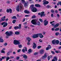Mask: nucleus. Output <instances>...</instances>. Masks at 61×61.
Instances as JSON below:
<instances>
[{"instance_id":"obj_31","label":"nucleus","mask_w":61,"mask_h":61,"mask_svg":"<svg viewBox=\"0 0 61 61\" xmlns=\"http://www.w3.org/2000/svg\"><path fill=\"white\" fill-rule=\"evenodd\" d=\"M59 28H57L56 29H55V31H59Z\"/></svg>"},{"instance_id":"obj_64","label":"nucleus","mask_w":61,"mask_h":61,"mask_svg":"<svg viewBox=\"0 0 61 61\" xmlns=\"http://www.w3.org/2000/svg\"><path fill=\"white\" fill-rule=\"evenodd\" d=\"M53 54H55V52L53 51H52L51 52Z\"/></svg>"},{"instance_id":"obj_46","label":"nucleus","mask_w":61,"mask_h":61,"mask_svg":"<svg viewBox=\"0 0 61 61\" xmlns=\"http://www.w3.org/2000/svg\"><path fill=\"white\" fill-rule=\"evenodd\" d=\"M6 57L5 56L4 57H2V58L3 59H5V58Z\"/></svg>"},{"instance_id":"obj_43","label":"nucleus","mask_w":61,"mask_h":61,"mask_svg":"<svg viewBox=\"0 0 61 61\" xmlns=\"http://www.w3.org/2000/svg\"><path fill=\"white\" fill-rule=\"evenodd\" d=\"M27 3H25L24 4V6H27Z\"/></svg>"},{"instance_id":"obj_41","label":"nucleus","mask_w":61,"mask_h":61,"mask_svg":"<svg viewBox=\"0 0 61 61\" xmlns=\"http://www.w3.org/2000/svg\"><path fill=\"white\" fill-rule=\"evenodd\" d=\"M39 20L40 22H41V23H42V22H43V20H42V19H40Z\"/></svg>"},{"instance_id":"obj_51","label":"nucleus","mask_w":61,"mask_h":61,"mask_svg":"<svg viewBox=\"0 0 61 61\" xmlns=\"http://www.w3.org/2000/svg\"><path fill=\"white\" fill-rule=\"evenodd\" d=\"M55 13H58V10H56L55 11Z\"/></svg>"},{"instance_id":"obj_50","label":"nucleus","mask_w":61,"mask_h":61,"mask_svg":"<svg viewBox=\"0 0 61 61\" xmlns=\"http://www.w3.org/2000/svg\"><path fill=\"white\" fill-rule=\"evenodd\" d=\"M30 43L29 42H28L27 43V45H30Z\"/></svg>"},{"instance_id":"obj_37","label":"nucleus","mask_w":61,"mask_h":61,"mask_svg":"<svg viewBox=\"0 0 61 61\" xmlns=\"http://www.w3.org/2000/svg\"><path fill=\"white\" fill-rule=\"evenodd\" d=\"M55 52L56 53H58L60 52V51H55Z\"/></svg>"},{"instance_id":"obj_4","label":"nucleus","mask_w":61,"mask_h":61,"mask_svg":"<svg viewBox=\"0 0 61 61\" xmlns=\"http://www.w3.org/2000/svg\"><path fill=\"white\" fill-rule=\"evenodd\" d=\"M13 43L14 45H19L20 44V42H19V41L16 40H15L13 41Z\"/></svg>"},{"instance_id":"obj_23","label":"nucleus","mask_w":61,"mask_h":61,"mask_svg":"<svg viewBox=\"0 0 61 61\" xmlns=\"http://www.w3.org/2000/svg\"><path fill=\"white\" fill-rule=\"evenodd\" d=\"M24 12L26 14H29V11L27 10H24Z\"/></svg>"},{"instance_id":"obj_47","label":"nucleus","mask_w":61,"mask_h":61,"mask_svg":"<svg viewBox=\"0 0 61 61\" xmlns=\"http://www.w3.org/2000/svg\"><path fill=\"white\" fill-rule=\"evenodd\" d=\"M20 51H21V49H19L18 51V53H19L20 52Z\"/></svg>"},{"instance_id":"obj_29","label":"nucleus","mask_w":61,"mask_h":61,"mask_svg":"<svg viewBox=\"0 0 61 61\" xmlns=\"http://www.w3.org/2000/svg\"><path fill=\"white\" fill-rule=\"evenodd\" d=\"M10 59V57L9 56H8L6 57V61H7L9 59Z\"/></svg>"},{"instance_id":"obj_13","label":"nucleus","mask_w":61,"mask_h":61,"mask_svg":"<svg viewBox=\"0 0 61 61\" xmlns=\"http://www.w3.org/2000/svg\"><path fill=\"white\" fill-rule=\"evenodd\" d=\"M5 16H4L3 17H2L1 18V20H0V21H5Z\"/></svg>"},{"instance_id":"obj_32","label":"nucleus","mask_w":61,"mask_h":61,"mask_svg":"<svg viewBox=\"0 0 61 61\" xmlns=\"http://www.w3.org/2000/svg\"><path fill=\"white\" fill-rule=\"evenodd\" d=\"M28 52H28L29 53H31L32 52V50H31V49H29L28 50Z\"/></svg>"},{"instance_id":"obj_33","label":"nucleus","mask_w":61,"mask_h":61,"mask_svg":"<svg viewBox=\"0 0 61 61\" xmlns=\"http://www.w3.org/2000/svg\"><path fill=\"white\" fill-rule=\"evenodd\" d=\"M1 53H4V54H5V51H3V50H2L1 51Z\"/></svg>"},{"instance_id":"obj_20","label":"nucleus","mask_w":61,"mask_h":61,"mask_svg":"<svg viewBox=\"0 0 61 61\" xmlns=\"http://www.w3.org/2000/svg\"><path fill=\"white\" fill-rule=\"evenodd\" d=\"M23 58H25V59H26L27 58V56L25 54L23 55Z\"/></svg>"},{"instance_id":"obj_38","label":"nucleus","mask_w":61,"mask_h":61,"mask_svg":"<svg viewBox=\"0 0 61 61\" xmlns=\"http://www.w3.org/2000/svg\"><path fill=\"white\" fill-rule=\"evenodd\" d=\"M36 17V16L35 15H34L32 16V18H35Z\"/></svg>"},{"instance_id":"obj_7","label":"nucleus","mask_w":61,"mask_h":61,"mask_svg":"<svg viewBox=\"0 0 61 61\" xmlns=\"http://www.w3.org/2000/svg\"><path fill=\"white\" fill-rule=\"evenodd\" d=\"M19 27L16 26L14 27V28L15 29H20L21 27V24H20L19 25Z\"/></svg>"},{"instance_id":"obj_21","label":"nucleus","mask_w":61,"mask_h":61,"mask_svg":"<svg viewBox=\"0 0 61 61\" xmlns=\"http://www.w3.org/2000/svg\"><path fill=\"white\" fill-rule=\"evenodd\" d=\"M36 43H33V48H34V49H35L36 47Z\"/></svg>"},{"instance_id":"obj_17","label":"nucleus","mask_w":61,"mask_h":61,"mask_svg":"<svg viewBox=\"0 0 61 61\" xmlns=\"http://www.w3.org/2000/svg\"><path fill=\"white\" fill-rule=\"evenodd\" d=\"M7 25H8V24L7 22H4V25L3 26V27H5Z\"/></svg>"},{"instance_id":"obj_61","label":"nucleus","mask_w":61,"mask_h":61,"mask_svg":"<svg viewBox=\"0 0 61 61\" xmlns=\"http://www.w3.org/2000/svg\"><path fill=\"white\" fill-rule=\"evenodd\" d=\"M50 56H48V60H50Z\"/></svg>"},{"instance_id":"obj_30","label":"nucleus","mask_w":61,"mask_h":61,"mask_svg":"<svg viewBox=\"0 0 61 61\" xmlns=\"http://www.w3.org/2000/svg\"><path fill=\"white\" fill-rule=\"evenodd\" d=\"M56 43V44H59V41L56 40V43Z\"/></svg>"},{"instance_id":"obj_56","label":"nucleus","mask_w":61,"mask_h":61,"mask_svg":"<svg viewBox=\"0 0 61 61\" xmlns=\"http://www.w3.org/2000/svg\"><path fill=\"white\" fill-rule=\"evenodd\" d=\"M51 13H54V11L53 10H51Z\"/></svg>"},{"instance_id":"obj_54","label":"nucleus","mask_w":61,"mask_h":61,"mask_svg":"<svg viewBox=\"0 0 61 61\" xmlns=\"http://www.w3.org/2000/svg\"><path fill=\"white\" fill-rule=\"evenodd\" d=\"M22 51L23 52H25V49H23L22 50Z\"/></svg>"},{"instance_id":"obj_9","label":"nucleus","mask_w":61,"mask_h":61,"mask_svg":"<svg viewBox=\"0 0 61 61\" xmlns=\"http://www.w3.org/2000/svg\"><path fill=\"white\" fill-rule=\"evenodd\" d=\"M47 57V55L46 53H45L44 56H42L41 58L43 59H45Z\"/></svg>"},{"instance_id":"obj_18","label":"nucleus","mask_w":61,"mask_h":61,"mask_svg":"<svg viewBox=\"0 0 61 61\" xmlns=\"http://www.w3.org/2000/svg\"><path fill=\"white\" fill-rule=\"evenodd\" d=\"M26 39L27 40L28 42H30V41L31 40V39L29 37H27Z\"/></svg>"},{"instance_id":"obj_2","label":"nucleus","mask_w":61,"mask_h":61,"mask_svg":"<svg viewBox=\"0 0 61 61\" xmlns=\"http://www.w3.org/2000/svg\"><path fill=\"white\" fill-rule=\"evenodd\" d=\"M34 4L31 5L30 7V8L31 9V10L33 12H36L37 11V10L36 8L34 7Z\"/></svg>"},{"instance_id":"obj_5","label":"nucleus","mask_w":61,"mask_h":61,"mask_svg":"<svg viewBox=\"0 0 61 61\" xmlns=\"http://www.w3.org/2000/svg\"><path fill=\"white\" fill-rule=\"evenodd\" d=\"M43 23L45 26H46V25H48V21H47V20H44Z\"/></svg>"},{"instance_id":"obj_12","label":"nucleus","mask_w":61,"mask_h":61,"mask_svg":"<svg viewBox=\"0 0 61 61\" xmlns=\"http://www.w3.org/2000/svg\"><path fill=\"white\" fill-rule=\"evenodd\" d=\"M39 37L41 38H43L44 37V36L42 35V34L41 33H40L39 34Z\"/></svg>"},{"instance_id":"obj_59","label":"nucleus","mask_w":61,"mask_h":61,"mask_svg":"<svg viewBox=\"0 0 61 61\" xmlns=\"http://www.w3.org/2000/svg\"><path fill=\"white\" fill-rule=\"evenodd\" d=\"M57 16L58 17H59V16H60V15H59V14H57Z\"/></svg>"},{"instance_id":"obj_42","label":"nucleus","mask_w":61,"mask_h":61,"mask_svg":"<svg viewBox=\"0 0 61 61\" xmlns=\"http://www.w3.org/2000/svg\"><path fill=\"white\" fill-rule=\"evenodd\" d=\"M7 45V43H5L4 44V46H6Z\"/></svg>"},{"instance_id":"obj_57","label":"nucleus","mask_w":61,"mask_h":61,"mask_svg":"<svg viewBox=\"0 0 61 61\" xmlns=\"http://www.w3.org/2000/svg\"><path fill=\"white\" fill-rule=\"evenodd\" d=\"M34 55H37V53L36 52V53H35L34 54Z\"/></svg>"},{"instance_id":"obj_26","label":"nucleus","mask_w":61,"mask_h":61,"mask_svg":"<svg viewBox=\"0 0 61 61\" xmlns=\"http://www.w3.org/2000/svg\"><path fill=\"white\" fill-rule=\"evenodd\" d=\"M20 33L18 31H16L15 32V34L16 35H18Z\"/></svg>"},{"instance_id":"obj_14","label":"nucleus","mask_w":61,"mask_h":61,"mask_svg":"<svg viewBox=\"0 0 61 61\" xmlns=\"http://www.w3.org/2000/svg\"><path fill=\"white\" fill-rule=\"evenodd\" d=\"M12 9H10L9 10L7 9L6 10V12L7 13H9V12H10V13H11L12 12Z\"/></svg>"},{"instance_id":"obj_60","label":"nucleus","mask_w":61,"mask_h":61,"mask_svg":"<svg viewBox=\"0 0 61 61\" xmlns=\"http://www.w3.org/2000/svg\"><path fill=\"white\" fill-rule=\"evenodd\" d=\"M25 16L26 17H28V16H29V15H25Z\"/></svg>"},{"instance_id":"obj_36","label":"nucleus","mask_w":61,"mask_h":61,"mask_svg":"<svg viewBox=\"0 0 61 61\" xmlns=\"http://www.w3.org/2000/svg\"><path fill=\"white\" fill-rule=\"evenodd\" d=\"M39 41L40 43H42L43 42V41L41 39H40L39 40Z\"/></svg>"},{"instance_id":"obj_55","label":"nucleus","mask_w":61,"mask_h":61,"mask_svg":"<svg viewBox=\"0 0 61 61\" xmlns=\"http://www.w3.org/2000/svg\"><path fill=\"white\" fill-rule=\"evenodd\" d=\"M55 22V21H53L52 22H50V24H52V23H54Z\"/></svg>"},{"instance_id":"obj_27","label":"nucleus","mask_w":61,"mask_h":61,"mask_svg":"<svg viewBox=\"0 0 61 61\" xmlns=\"http://www.w3.org/2000/svg\"><path fill=\"white\" fill-rule=\"evenodd\" d=\"M4 42V40L1 38L0 37V42H1L2 43H3Z\"/></svg>"},{"instance_id":"obj_40","label":"nucleus","mask_w":61,"mask_h":61,"mask_svg":"<svg viewBox=\"0 0 61 61\" xmlns=\"http://www.w3.org/2000/svg\"><path fill=\"white\" fill-rule=\"evenodd\" d=\"M22 45L21 44L18 45V46L19 48H21V47H22Z\"/></svg>"},{"instance_id":"obj_10","label":"nucleus","mask_w":61,"mask_h":61,"mask_svg":"<svg viewBox=\"0 0 61 61\" xmlns=\"http://www.w3.org/2000/svg\"><path fill=\"white\" fill-rule=\"evenodd\" d=\"M45 53V50L41 49L40 51V54H44Z\"/></svg>"},{"instance_id":"obj_8","label":"nucleus","mask_w":61,"mask_h":61,"mask_svg":"<svg viewBox=\"0 0 61 61\" xmlns=\"http://www.w3.org/2000/svg\"><path fill=\"white\" fill-rule=\"evenodd\" d=\"M39 36V34H35L33 36H32V38H37Z\"/></svg>"},{"instance_id":"obj_1","label":"nucleus","mask_w":61,"mask_h":61,"mask_svg":"<svg viewBox=\"0 0 61 61\" xmlns=\"http://www.w3.org/2000/svg\"><path fill=\"white\" fill-rule=\"evenodd\" d=\"M31 23L33 25H41L40 22H38L36 23V20L34 19L32 20Z\"/></svg>"},{"instance_id":"obj_35","label":"nucleus","mask_w":61,"mask_h":61,"mask_svg":"<svg viewBox=\"0 0 61 61\" xmlns=\"http://www.w3.org/2000/svg\"><path fill=\"white\" fill-rule=\"evenodd\" d=\"M59 34V32H56L55 33L56 36H58V35Z\"/></svg>"},{"instance_id":"obj_48","label":"nucleus","mask_w":61,"mask_h":61,"mask_svg":"<svg viewBox=\"0 0 61 61\" xmlns=\"http://www.w3.org/2000/svg\"><path fill=\"white\" fill-rule=\"evenodd\" d=\"M41 47V46H39L38 47V49H39V48H40Z\"/></svg>"},{"instance_id":"obj_24","label":"nucleus","mask_w":61,"mask_h":61,"mask_svg":"<svg viewBox=\"0 0 61 61\" xmlns=\"http://www.w3.org/2000/svg\"><path fill=\"white\" fill-rule=\"evenodd\" d=\"M52 43L53 44H55L56 43V40H53L52 41Z\"/></svg>"},{"instance_id":"obj_16","label":"nucleus","mask_w":61,"mask_h":61,"mask_svg":"<svg viewBox=\"0 0 61 61\" xmlns=\"http://www.w3.org/2000/svg\"><path fill=\"white\" fill-rule=\"evenodd\" d=\"M59 25V23H56V25L54 26V28H56L58 27Z\"/></svg>"},{"instance_id":"obj_49","label":"nucleus","mask_w":61,"mask_h":61,"mask_svg":"<svg viewBox=\"0 0 61 61\" xmlns=\"http://www.w3.org/2000/svg\"><path fill=\"white\" fill-rule=\"evenodd\" d=\"M21 1L23 3H24L25 2V0H21Z\"/></svg>"},{"instance_id":"obj_28","label":"nucleus","mask_w":61,"mask_h":61,"mask_svg":"<svg viewBox=\"0 0 61 61\" xmlns=\"http://www.w3.org/2000/svg\"><path fill=\"white\" fill-rule=\"evenodd\" d=\"M54 59L56 61H57V57L56 56L54 57Z\"/></svg>"},{"instance_id":"obj_39","label":"nucleus","mask_w":61,"mask_h":61,"mask_svg":"<svg viewBox=\"0 0 61 61\" xmlns=\"http://www.w3.org/2000/svg\"><path fill=\"white\" fill-rule=\"evenodd\" d=\"M12 19H15L16 18V16H14L12 17Z\"/></svg>"},{"instance_id":"obj_6","label":"nucleus","mask_w":61,"mask_h":61,"mask_svg":"<svg viewBox=\"0 0 61 61\" xmlns=\"http://www.w3.org/2000/svg\"><path fill=\"white\" fill-rule=\"evenodd\" d=\"M43 4L44 5H47L49 3V2L47 1H46V0H43Z\"/></svg>"},{"instance_id":"obj_22","label":"nucleus","mask_w":61,"mask_h":61,"mask_svg":"<svg viewBox=\"0 0 61 61\" xmlns=\"http://www.w3.org/2000/svg\"><path fill=\"white\" fill-rule=\"evenodd\" d=\"M35 6H36V7H41V6L39 4H35Z\"/></svg>"},{"instance_id":"obj_53","label":"nucleus","mask_w":61,"mask_h":61,"mask_svg":"<svg viewBox=\"0 0 61 61\" xmlns=\"http://www.w3.org/2000/svg\"><path fill=\"white\" fill-rule=\"evenodd\" d=\"M24 48H25V50L26 51H27V49L26 48V47H25Z\"/></svg>"},{"instance_id":"obj_58","label":"nucleus","mask_w":61,"mask_h":61,"mask_svg":"<svg viewBox=\"0 0 61 61\" xmlns=\"http://www.w3.org/2000/svg\"><path fill=\"white\" fill-rule=\"evenodd\" d=\"M51 30L52 31H54L55 30V28H53L51 29Z\"/></svg>"},{"instance_id":"obj_19","label":"nucleus","mask_w":61,"mask_h":61,"mask_svg":"<svg viewBox=\"0 0 61 61\" xmlns=\"http://www.w3.org/2000/svg\"><path fill=\"white\" fill-rule=\"evenodd\" d=\"M16 10L17 11H18V12H19V6H17Z\"/></svg>"},{"instance_id":"obj_34","label":"nucleus","mask_w":61,"mask_h":61,"mask_svg":"<svg viewBox=\"0 0 61 61\" xmlns=\"http://www.w3.org/2000/svg\"><path fill=\"white\" fill-rule=\"evenodd\" d=\"M16 22V20H13L12 21V23L13 24H15V22Z\"/></svg>"},{"instance_id":"obj_15","label":"nucleus","mask_w":61,"mask_h":61,"mask_svg":"<svg viewBox=\"0 0 61 61\" xmlns=\"http://www.w3.org/2000/svg\"><path fill=\"white\" fill-rule=\"evenodd\" d=\"M51 48V46L50 45H48V47L46 48V50H49L50 48Z\"/></svg>"},{"instance_id":"obj_44","label":"nucleus","mask_w":61,"mask_h":61,"mask_svg":"<svg viewBox=\"0 0 61 61\" xmlns=\"http://www.w3.org/2000/svg\"><path fill=\"white\" fill-rule=\"evenodd\" d=\"M10 3V2L9 1H7L6 2V3H7V4H9Z\"/></svg>"},{"instance_id":"obj_11","label":"nucleus","mask_w":61,"mask_h":61,"mask_svg":"<svg viewBox=\"0 0 61 61\" xmlns=\"http://www.w3.org/2000/svg\"><path fill=\"white\" fill-rule=\"evenodd\" d=\"M41 17H43V16H45L46 15V14H45L44 12H41Z\"/></svg>"},{"instance_id":"obj_25","label":"nucleus","mask_w":61,"mask_h":61,"mask_svg":"<svg viewBox=\"0 0 61 61\" xmlns=\"http://www.w3.org/2000/svg\"><path fill=\"white\" fill-rule=\"evenodd\" d=\"M23 5L20 6V11H21L22 9H23Z\"/></svg>"},{"instance_id":"obj_62","label":"nucleus","mask_w":61,"mask_h":61,"mask_svg":"<svg viewBox=\"0 0 61 61\" xmlns=\"http://www.w3.org/2000/svg\"><path fill=\"white\" fill-rule=\"evenodd\" d=\"M10 58H14V57L10 56Z\"/></svg>"},{"instance_id":"obj_3","label":"nucleus","mask_w":61,"mask_h":61,"mask_svg":"<svg viewBox=\"0 0 61 61\" xmlns=\"http://www.w3.org/2000/svg\"><path fill=\"white\" fill-rule=\"evenodd\" d=\"M5 34L6 35V38H8V37H9L10 36L13 34V32L10 31L9 32L8 31H7L5 32Z\"/></svg>"},{"instance_id":"obj_45","label":"nucleus","mask_w":61,"mask_h":61,"mask_svg":"<svg viewBox=\"0 0 61 61\" xmlns=\"http://www.w3.org/2000/svg\"><path fill=\"white\" fill-rule=\"evenodd\" d=\"M20 58V57H16V59L17 60H18L19 59V58Z\"/></svg>"},{"instance_id":"obj_52","label":"nucleus","mask_w":61,"mask_h":61,"mask_svg":"<svg viewBox=\"0 0 61 61\" xmlns=\"http://www.w3.org/2000/svg\"><path fill=\"white\" fill-rule=\"evenodd\" d=\"M42 34H43L44 35H45V34H46V32H43Z\"/></svg>"},{"instance_id":"obj_63","label":"nucleus","mask_w":61,"mask_h":61,"mask_svg":"<svg viewBox=\"0 0 61 61\" xmlns=\"http://www.w3.org/2000/svg\"><path fill=\"white\" fill-rule=\"evenodd\" d=\"M27 24V22H26L25 23H24V25H26V24Z\"/></svg>"}]
</instances>
